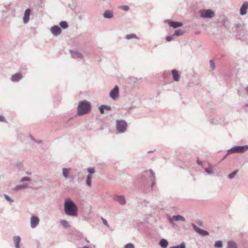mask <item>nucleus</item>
Listing matches in <instances>:
<instances>
[{
    "mask_svg": "<svg viewBox=\"0 0 248 248\" xmlns=\"http://www.w3.org/2000/svg\"><path fill=\"white\" fill-rule=\"evenodd\" d=\"M22 78V75L20 73L13 75L11 77V80L13 82H17Z\"/></svg>",
    "mask_w": 248,
    "mask_h": 248,
    "instance_id": "obj_13",
    "label": "nucleus"
},
{
    "mask_svg": "<svg viewBox=\"0 0 248 248\" xmlns=\"http://www.w3.org/2000/svg\"><path fill=\"white\" fill-rule=\"evenodd\" d=\"M115 200L121 204L124 205L125 203V199L124 196H117L115 198Z\"/></svg>",
    "mask_w": 248,
    "mask_h": 248,
    "instance_id": "obj_17",
    "label": "nucleus"
},
{
    "mask_svg": "<svg viewBox=\"0 0 248 248\" xmlns=\"http://www.w3.org/2000/svg\"><path fill=\"white\" fill-rule=\"evenodd\" d=\"M29 180V178H27V177H24V178H23L22 179V181H25V180Z\"/></svg>",
    "mask_w": 248,
    "mask_h": 248,
    "instance_id": "obj_44",
    "label": "nucleus"
},
{
    "mask_svg": "<svg viewBox=\"0 0 248 248\" xmlns=\"http://www.w3.org/2000/svg\"><path fill=\"white\" fill-rule=\"evenodd\" d=\"M104 109H106L107 110H110L111 108L109 106L104 105Z\"/></svg>",
    "mask_w": 248,
    "mask_h": 248,
    "instance_id": "obj_41",
    "label": "nucleus"
},
{
    "mask_svg": "<svg viewBox=\"0 0 248 248\" xmlns=\"http://www.w3.org/2000/svg\"><path fill=\"white\" fill-rule=\"evenodd\" d=\"M184 34V31L181 30H177L175 31L172 36L182 35Z\"/></svg>",
    "mask_w": 248,
    "mask_h": 248,
    "instance_id": "obj_23",
    "label": "nucleus"
},
{
    "mask_svg": "<svg viewBox=\"0 0 248 248\" xmlns=\"http://www.w3.org/2000/svg\"><path fill=\"white\" fill-rule=\"evenodd\" d=\"M24 187H25V186H20L19 189L23 188Z\"/></svg>",
    "mask_w": 248,
    "mask_h": 248,
    "instance_id": "obj_47",
    "label": "nucleus"
},
{
    "mask_svg": "<svg viewBox=\"0 0 248 248\" xmlns=\"http://www.w3.org/2000/svg\"><path fill=\"white\" fill-rule=\"evenodd\" d=\"M228 248H237L236 244L233 242H229Z\"/></svg>",
    "mask_w": 248,
    "mask_h": 248,
    "instance_id": "obj_28",
    "label": "nucleus"
},
{
    "mask_svg": "<svg viewBox=\"0 0 248 248\" xmlns=\"http://www.w3.org/2000/svg\"><path fill=\"white\" fill-rule=\"evenodd\" d=\"M160 245L163 248H166L168 245L167 241L165 239H161L160 242Z\"/></svg>",
    "mask_w": 248,
    "mask_h": 248,
    "instance_id": "obj_21",
    "label": "nucleus"
},
{
    "mask_svg": "<svg viewBox=\"0 0 248 248\" xmlns=\"http://www.w3.org/2000/svg\"><path fill=\"white\" fill-rule=\"evenodd\" d=\"M127 127L126 123L124 121H118L117 123V129L119 132H124Z\"/></svg>",
    "mask_w": 248,
    "mask_h": 248,
    "instance_id": "obj_6",
    "label": "nucleus"
},
{
    "mask_svg": "<svg viewBox=\"0 0 248 248\" xmlns=\"http://www.w3.org/2000/svg\"><path fill=\"white\" fill-rule=\"evenodd\" d=\"M60 223L65 228H68L69 227L68 222L65 220H62Z\"/></svg>",
    "mask_w": 248,
    "mask_h": 248,
    "instance_id": "obj_26",
    "label": "nucleus"
},
{
    "mask_svg": "<svg viewBox=\"0 0 248 248\" xmlns=\"http://www.w3.org/2000/svg\"><path fill=\"white\" fill-rule=\"evenodd\" d=\"M205 171L207 172L208 174H211L213 172L211 168L205 169Z\"/></svg>",
    "mask_w": 248,
    "mask_h": 248,
    "instance_id": "obj_38",
    "label": "nucleus"
},
{
    "mask_svg": "<svg viewBox=\"0 0 248 248\" xmlns=\"http://www.w3.org/2000/svg\"><path fill=\"white\" fill-rule=\"evenodd\" d=\"M168 24L174 29L182 27L183 23L180 22L169 21Z\"/></svg>",
    "mask_w": 248,
    "mask_h": 248,
    "instance_id": "obj_12",
    "label": "nucleus"
},
{
    "mask_svg": "<svg viewBox=\"0 0 248 248\" xmlns=\"http://www.w3.org/2000/svg\"><path fill=\"white\" fill-rule=\"evenodd\" d=\"M124 248H134V246L132 244L128 243L125 246Z\"/></svg>",
    "mask_w": 248,
    "mask_h": 248,
    "instance_id": "obj_34",
    "label": "nucleus"
},
{
    "mask_svg": "<svg viewBox=\"0 0 248 248\" xmlns=\"http://www.w3.org/2000/svg\"><path fill=\"white\" fill-rule=\"evenodd\" d=\"M166 40L168 42H170L172 39V36H167L166 38Z\"/></svg>",
    "mask_w": 248,
    "mask_h": 248,
    "instance_id": "obj_39",
    "label": "nucleus"
},
{
    "mask_svg": "<svg viewBox=\"0 0 248 248\" xmlns=\"http://www.w3.org/2000/svg\"><path fill=\"white\" fill-rule=\"evenodd\" d=\"M228 21V18L226 17H223V20H222V24L225 26L226 27V26L225 25V23Z\"/></svg>",
    "mask_w": 248,
    "mask_h": 248,
    "instance_id": "obj_36",
    "label": "nucleus"
},
{
    "mask_svg": "<svg viewBox=\"0 0 248 248\" xmlns=\"http://www.w3.org/2000/svg\"><path fill=\"white\" fill-rule=\"evenodd\" d=\"M69 171H70V170L69 169H65V168H63V170H62V173H63V176L65 178H67L68 177V174L69 173Z\"/></svg>",
    "mask_w": 248,
    "mask_h": 248,
    "instance_id": "obj_24",
    "label": "nucleus"
},
{
    "mask_svg": "<svg viewBox=\"0 0 248 248\" xmlns=\"http://www.w3.org/2000/svg\"><path fill=\"white\" fill-rule=\"evenodd\" d=\"M86 242H87L88 243H89V241L88 240L86 239Z\"/></svg>",
    "mask_w": 248,
    "mask_h": 248,
    "instance_id": "obj_48",
    "label": "nucleus"
},
{
    "mask_svg": "<svg viewBox=\"0 0 248 248\" xmlns=\"http://www.w3.org/2000/svg\"><path fill=\"white\" fill-rule=\"evenodd\" d=\"M88 171L90 173L89 175H91L93 173H94L95 172L94 169L93 168H89L88 169Z\"/></svg>",
    "mask_w": 248,
    "mask_h": 248,
    "instance_id": "obj_32",
    "label": "nucleus"
},
{
    "mask_svg": "<svg viewBox=\"0 0 248 248\" xmlns=\"http://www.w3.org/2000/svg\"><path fill=\"white\" fill-rule=\"evenodd\" d=\"M120 8L124 11H127L129 9V7L127 5H122L120 7Z\"/></svg>",
    "mask_w": 248,
    "mask_h": 248,
    "instance_id": "obj_31",
    "label": "nucleus"
},
{
    "mask_svg": "<svg viewBox=\"0 0 248 248\" xmlns=\"http://www.w3.org/2000/svg\"><path fill=\"white\" fill-rule=\"evenodd\" d=\"M234 31L237 33L238 36H244V34L248 32L246 26L244 24H236L234 26Z\"/></svg>",
    "mask_w": 248,
    "mask_h": 248,
    "instance_id": "obj_4",
    "label": "nucleus"
},
{
    "mask_svg": "<svg viewBox=\"0 0 248 248\" xmlns=\"http://www.w3.org/2000/svg\"><path fill=\"white\" fill-rule=\"evenodd\" d=\"M118 93L119 88L117 86H115L114 88L110 92L109 95L111 98L115 99L117 97Z\"/></svg>",
    "mask_w": 248,
    "mask_h": 248,
    "instance_id": "obj_9",
    "label": "nucleus"
},
{
    "mask_svg": "<svg viewBox=\"0 0 248 248\" xmlns=\"http://www.w3.org/2000/svg\"><path fill=\"white\" fill-rule=\"evenodd\" d=\"M60 25L61 27L63 29H66L68 27V23L64 21H61L60 23Z\"/></svg>",
    "mask_w": 248,
    "mask_h": 248,
    "instance_id": "obj_22",
    "label": "nucleus"
},
{
    "mask_svg": "<svg viewBox=\"0 0 248 248\" xmlns=\"http://www.w3.org/2000/svg\"><path fill=\"white\" fill-rule=\"evenodd\" d=\"M78 18H79V19H81V16H79Z\"/></svg>",
    "mask_w": 248,
    "mask_h": 248,
    "instance_id": "obj_49",
    "label": "nucleus"
},
{
    "mask_svg": "<svg viewBox=\"0 0 248 248\" xmlns=\"http://www.w3.org/2000/svg\"><path fill=\"white\" fill-rule=\"evenodd\" d=\"M70 51L71 55L73 57L81 58L82 56V54L80 53H79L77 51L70 50Z\"/></svg>",
    "mask_w": 248,
    "mask_h": 248,
    "instance_id": "obj_18",
    "label": "nucleus"
},
{
    "mask_svg": "<svg viewBox=\"0 0 248 248\" xmlns=\"http://www.w3.org/2000/svg\"><path fill=\"white\" fill-rule=\"evenodd\" d=\"M65 213L70 216H76L78 214V207L74 202L70 199L65 200L64 204Z\"/></svg>",
    "mask_w": 248,
    "mask_h": 248,
    "instance_id": "obj_1",
    "label": "nucleus"
},
{
    "mask_svg": "<svg viewBox=\"0 0 248 248\" xmlns=\"http://www.w3.org/2000/svg\"><path fill=\"white\" fill-rule=\"evenodd\" d=\"M197 163L199 165H201L202 164V162H200L199 160H197Z\"/></svg>",
    "mask_w": 248,
    "mask_h": 248,
    "instance_id": "obj_45",
    "label": "nucleus"
},
{
    "mask_svg": "<svg viewBox=\"0 0 248 248\" xmlns=\"http://www.w3.org/2000/svg\"><path fill=\"white\" fill-rule=\"evenodd\" d=\"M50 31L51 33L54 36H58L61 32V28L58 26H54L51 28Z\"/></svg>",
    "mask_w": 248,
    "mask_h": 248,
    "instance_id": "obj_8",
    "label": "nucleus"
},
{
    "mask_svg": "<svg viewBox=\"0 0 248 248\" xmlns=\"http://www.w3.org/2000/svg\"><path fill=\"white\" fill-rule=\"evenodd\" d=\"M211 67L212 69H214L215 67V65L214 64V63H211Z\"/></svg>",
    "mask_w": 248,
    "mask_h": 248,
    "instance_id": "obj_43",
    "label": "nucleus"
},
{
    "mask_svg": "<svg viewBox=\"0 0 248 248\" xmlns=\"http://www.w3.org/2000/svg\"><path fill=\"white\" fill-rule=\"evenodd\" d=\"M4 197L7 200L12 202H13V200H12L8 196L5 195Z\"/></svg>",
    "mask_w": 248,
    "mask_h": 248,
    "instance_id": "obj_40",
    "label": "nucleus"
},
{
    "mask_svg": "<svg viewBox=\"0 0 248 248\" xmlns=\"http://www.w3.org/2000/svg\"><path fill=\"white\" fill-rule=\"evenodd\" d=\"M39 222V219L38 217L35 216H32L31 219V225L32 228H34L37 226Z\"/></svg>",
    "mask_w": 248,
    "mask_h": 248,
    "instance_id": "obj_11",
    "label": "nucleus"
},
{
    "mask_svg": "<svg viewBox=\"0 0 248 248\" xmlns=\"http://www.w3.org/2000/svg\"><path fill=\"white\" fill-rule=\"evenodd\" d=\"M20 237L18 236H15L14 237V241L16 248H19V243L20 242Z\"/></svg>",
    "mask_w": 248,
    "mask_h": 248,
    "instance_id": "obj_19",
    "label": "nucleus"
},
{
    "mask_svg": "<svg viewBox=\"0 0 248 248\" xmlns=\"http://www.w3.org/2000/svg\"><path fill=\"white\" fill-rule=\"evenodd\" d=\"M31 10L28 8L25 11L24 16L23 17V22L26 24L28 23L30 19V15L31 14Z\"/></svg>",
    "mask_w": 248,
    "mask_h": 248,
    "instance_id": "obj_10",
    "label": "nucleus"
},
{
    "mask_svg": "<svg viewBox=\"0 0 248 248\" xmlns=\"http://www.w3.org/2000/svg\"><path fill=\"white\" fill-rule=\"evenodd\" d=\"M248 9V2H244L241 6L240 9V14L241 16H244L247 14Z\"/></svg>",
    "mask_w": 248,
    "mask_h": 248,
    "instance_id": "obj_7",
    "label": "nucleus"
},
{
    "mask_svg": "<svg viewBox=\"0 0 248 248\" xmlns=\"http://www.w3.org/2000/svg\"><path fill=\"white\" fill-rule=\"evenodd\" d=\"M91 179L92 176L91 175H88L86 180V184L89 186H91Z\"/></svg>",
    "mask_w": 248,
    "mask_h": 248,
    "instance_id": "obj_27",
    "label": "nucleus"
},
{
    "mask_svg": "<svg viewBox=\"0 0 248 248\" xmlns=\"http://www.w3.org/2000/svg\"><path fill=\"white\" fill-rule=\"evenodd\" d=\"M172 74L173 78L174 81H178L180 78V75L178 72L176 70H172Z\"/></svg>",
    "mask_w": 248,
    "mask_h": 248,
    "instance_id": "obj_16",
    "label": "nucleus"
},
{
    "mask_svg": "<svg viewBox=\"0 0 248 248\" xmlns=\"http://www.w3.org/2000/svg\"><path fill=\"white\" fill-rule=\"evenodd\" d=\"M215 60H210L209 61V62H214V61H215Z\"/></svg>",
    "mask_w": 248,
    "mask_h": 248,
    "instance_id": "obj_46",
    "label": "nucleus"
},
{
    "mask_svg": "<svg viewBox=\"0 0 248 248\" xmlns=\"http://www.w3.org/2000/svg\"><path fill=\"white\" fill-rule=\"evenodd\" d=\"M5 120L3 116L0 115V122H5Z\"/></svg>",
    "mask_w": 248,
    "mask_h": 248,
    "instance_id": "obj_42",
    "label": "nucleus"
},
{
    "mask_svg": "<svg viewBox=\"0 0 248 248\" xmlns=\"http://www.w3.org/2000/svg\"><path fill=\"white\" fill-rule=\"evenodd\" d=\"M171 220L172 221H179V220H182L183 221H185V218L182 217V216H174L172 217L171 218Z\"/></svg>",
    "mask_w": 248,
    "mask_h": 248,
    "instance_id": "obj_20",
    "label": "nucleus"
},
{
    "mask_svg": "<svg viewBox=\"0 0 248 248\" xmlns=\"http://www.w3.org/2000/svg\"><path fill=\"white\" fill-rule=\"evenodd\" d=\"M194 228H195V230L199 234H201L203 236L208 235L209 234V233L206 231L203 230L201 229H200L197 227H196L195 225H193Z\"/></svg>",
    "mask_w": 248,
    "mask_h": 248,
    "instance_id": "obj_14",
    "label": "nucleus"
},
{
    "mask_svg": "<svg viewBox=\"0 0 248 248\" xmlns=\"http://www.w3.org/2000/svg\"><path fill=\"white\" fill-rule=\"evenodd\" d=\"M170 248H186L185 244L184 243H182L180 245L175 247H172Z\"/></svg>",
    "mask_w": 248,
    "mask_h": 248,
    "instance_id": "obj_30",
    "label": "nucleus"
},
{
    "mask_svg": "<svg viewBox=\"0 0 248 248\" xmlns=\"http://www.w3.org/2000/svg\"><path fill=\"white\" fill-rule=\"evenodd\" d=\"M125 38L127 40H130L133 38H137V37L136 34H130L127 35L125 37Z\"/></svg>",
    "mask_w": 248,
    "mask_h": 248,
    "instance_id": "obj_25",
    "label": "nucleus"
},
{
    "mask_svg": "<svg viewBox=\"0 0 248 248\" xmlns=\"http://www.w3.org/2000/svg\"><path fill=\"white\" fill-rule=\"evenodd\" d=\"M102 221H103V224H104L105 225H106V226H107V227H109V225H108V222H107V220H106V219H104V218H102Z\"/></svg>",
    "mask_w": 248,
    "mask_h": 248,
    "instance_id": "obj_37",
    "label": "nucleus"
},
{
    "mask_svg": "<svg viewBox=\"0 0 248 248\" xmlns=\"http://www.w3.org/2000/svg\"><path fill=\"white\" fill-rule=\"evenodd\" d=\"M91 110V105L87 101H82L79 102L78 107V114L83 115L89 113Z\"/></svg>",
    "mask_w": 248,
    "mask_h": 248,
    "instance_id": "obj_2",
    "label": "nucleus"
},
{
    "mask_svg": "<svg viewBox=\"0 0 248 248\" xmlns=\"http://www.w3.org/2000/svg\"><path fill=\"white\" fill-rule=\"evenodd\" d=\"M103 16L105 18L110 19L113 17V14L109 10H106L103 14Z\"/></svg>",
    "mask_w": 248,
    "mask_h": 248,
    "instance_id": "obj_15",
    "label": "nucleus"
},
{
    "mask_svg": "<svg viewBox=\"0 0 248 248\" xmlns=\"http://www.w3.org/2000/svg\"><path fill=\"white\" fill-rule=\"evenodd\" d=\"M248 150V146H235L232 149L229 150L227 151V154L226 155V157L229 155L231 154L237 153H244L245 151Z\"/></svg>",
    "mask_w": 248,
    "mask_h": 248,
    "instance_id": "obj_3",
    "label": "nucleus"
},
{
    "mask_svg": "<svg viewBox=\"0 0 248 248\" xmlns=\"http://www.w3.org/2000/svg\"><path fill=\"white\" fill-rule=\"evenodd\" d=\"M237 171H235L233 172L232 173L230 174L228 176L229 178L230 179L233 178L234 177V176L236 175V174L237 173Z\"/></svg>",
    "mask_w": 248,
    "mask_h": 248,
    "instance_id": "obj_33",
    "label": "nucleus"
},
{
    "mask_svg": "<svg viewBox=\"0 0 248 248\" xmlns=\"http://www.w3.org/2000/svg\"><path fill=\"white\" fill-rule=\"evenodd\" d=\"M200 16L203 18H211L215 16V13L212 9H201L199 11Z\"/></svg>",
    "mask_w": 248,
    "mask_h": 248,
    "instance_id": "obj_5",
    "label": "nucleus"
},
{
    "mask_svg": "<svg viewBox=\"0 0 248 248\" xmlns=\"http://www.w3.org/2000/svg\"><path fill=\"white\" fill-rule=\"evenodd\" d=\"M222 246V242L220 241H217L215 244V247L216 248H221Z\"/></svg>",
    "mask_w": 248,
    "mask_h": 248,
    "instance_id": "obj_29",
    "label": "nucleus"
},
{
    "mask_svg": "<svg viewBox=\"0 0 248 248\" xmlns=\"http://www.w3.org/2000/svg\"><path fill=\"white\" fill-rule=\"evenodd\" d=\"M99 111L101 113V114H104V105H102L101 106H100L99 108Z\"/></svg>",
    "mask_w": 248,
    "mask_h": 248,
    "instance_id": "obj_35",
    "label": "nucleus"
},
{
    "mask_svg": "<svg viewBox=\"0 0 248 248\" xmlns=\"http://www.w3.org/2000/svg\"><path fill=\"white\" fill-rule=\"evenodd\" d=\"M247 90H248V87H247Z\"/></svg>",
    "mask_w": 248,
    "mask_h": 248,
    "instance_id": "obj_50",
    "label": "nucleus"
}]
</instances>
